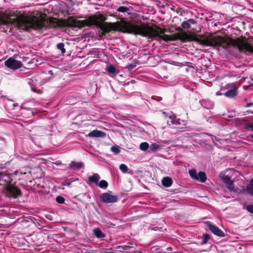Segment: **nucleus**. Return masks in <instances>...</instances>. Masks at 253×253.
<instances>
[{
    "mask_svg": "<svg viewBox=\"0 0 253 253\" xmlns=\"http://www.w3.org/2000/svg\"><path fill=\"white\" fill-rule=\"evenodd\" d=\"M134 35H140L142 37H148L149 39L163 40L166 42L173 41L171 35H165L168 31L166 28H162L156 26L153 28L152 26L145 24L140 25L134 24Z\"/></svg>",
    "mask_w": 253,
    "mask_h": 253,
    "instance_id": "obj_3",
    "label": "nucleus"
},
{
    "mask_svg": "<svg viewBox=\"0 0 253 253\" xmlns=\"http://www.w3.org/2000/svg\"><path fill=\"white\" fill-rule=\"evenodd\" d=\"M119 248H122L123 250L127 251L129 249L130 247L129 246H119Z\"/></svg>",
    "mask_w": 253,
    "mask_h": 253,
    "instance_id": "obj_35",
    "label": "nucleus"
},
{
    "mask_svg": "<svg viewBox=\"0 0 253 253\" xmlns=\"http://www.w3.org/2000/svg\"><path fill=\"white\" fill-rule=\"evenodd\" d=\"M149 148L150 149V150L154 152L161 149L160 146L155 143L151 144L150 146L149 147Z\"/></svg>",
    "mask_w": 253,
    "mask_h": 253,
    "instance_id": "obj_22",
    "label": "nucleus"
},
{
    "mask_svg": "<svg viewBox=\"0 0 253 253\" xmlns=\"http://www.w3.org/2000/svg\"><path fill=\"white\" fill-rule=\"evenodd\" d=\"M195 41L205 46H220L227 49L231 46L237 48L240 51H248L253 53V37L246 39L243 36L233 39L230 37L220 36H202L196 38Z\"/></svg>",
    "mask_w": 253,
    "mask_h": 253,
    "instance_id": "obj_2",
    "label": "nucleus"
},
{
    "mask_svg": "<svg viewBox=\"0 0 253 253\" xmlns=\"http://www.w3.org/2000/svg\"><path fill=\"white\" fill-rule=\"evenodd\" d=\"M100 178L99 175L97 173H94L92 175L88 177V180L95 185H98V180Z\"/></svg>",
    "mask_w": 253,
    "mask_h": 253,
    "instance_id": "obj_15",
    "label": "nucleus"
},
{
    "mask_svg": "<svg viewBox=\"0 0 253 253\" xmlns=\"http://www.w3.org/2000/svg\"><path fill=\"white\" fill-rule=\"evenodd\" d=\"M173 41L180 40L182 42H185L190 39V36L185 32H178L172 34Z\"/></svg>",
    "mask_w": 253,
    "mask_h": 253,
    "instance_id": "obj_8",
    "label": "nucleus"
},
{
    "mask_svg": "<svg viewBox=\"0 0 253 253\" xmlns=\"http://www.w3.org/2000/svg\"><path fill=\"white\" fill-rule=\"evenodd\" d=\"M129 10V9L128 7L124 6H120L117 9V11L123 13H128Z\"/></svg>",
    "mask_w": 253,
    "mask_h": 253,
    "instance_id": "obj_24",
    "label": "nucleus"
},
{
    "mask_svg": "<svg viewBox=\"0 0 253 253\" xmlns=\"http://www.w3.org/2000/svg\"><path fill=\"white\" fill-rule=\"evenodd\" d=\"M111 191L102 193L100 196L101 202L105 203H113L117 202L118 200L117 195H112Z\"/></svg>",
    "mask_w": 253,
    "mask_h": 253,
    "instance_id": "obj_5",
    "label": "nucleus"
},
{
    "mask_svg": "<svg viewBox=\"0 0 253 253\" xmlns=\"http://www.w3.org/2000/svg\"><path fill=\"white\" fill-rule=\"evenodd\" d=\"M198 180H199L202 182H205L207 180V176L205 172L200 171L198 174Z\"/></svg>",
    "mask_w": 253,
    "mask_h": 253,
    "instance_id": "obj_19",
    "label": "nucleus"
},
{
    "mask_svg": "<svg viewBox=\"0 0 253 253\" xmlns=\"http://www.w3.org/2000/svg\"><path fill=\"white\" fill-rule=\"evenodd\" d=\"M94 234L97 238H102L105 237V234L98 228L94 230Z\"/></svg>",
    "mask_w": 253,
    "mask_h": 253,
    "instance_id": "obj_18",
    "label": "nucleus"
},
{
    "mask_svg": "<svg viewBox=\"0 0 253 253\" xmlns=\"http://www.w3.org/2000/svg\"><path fill=\"white\" fill-rule=\"evenodd\" d=\"M246 209L248 212L253 214V205H248Z\"/></svg>",
    "mask_w": 253,
    "mask_h": 253,
    "instance_id": "obj_32",
    "label": "nucleus"
},
{
    "mask_svg": "<svg viewBox=\"0 0 253 253\" xmlns=\"http://www.w3.org/2000/svg\"><path fill=\"white\" fill-rule=\"evenodd\" d=\"M223 94L227 97L233 98L237 96L238 93L237 90L234 88L227 90Z\"/></svg>",
    "mask_w": 253,
    "mask_h": 253,
    "instance_id": "obj_13",
    "label": "nucleus"
},
{
    "mask_svg": "<svg viewBox=\"0 0 253 253\" xmlns=\"http://www.w3.org/2000/svg\"><path fill=\"white\" fill-rule=\"evenodd\" d=\"M189 174L190 176L195 180H198V174L196 170L194 169H192L189 170Z\"/></svg>",
    "mask_w": 253,
    "mask_h": 253,
    "instance_id": "obj_21",
    "label": "nucleus"
},
{
    "mask_svg": "<svg viewBox=\"0 0 253 253\" xmlns=\"http://www.w3.org/2000/svg\"><path fill=\"white\" fill-rule=\"evenodd\" d=\"M167 124L169 126H171L172 125H175V127L179 128L182 129L183 127H180L179 125H184V122L183 121H181L179 119H176L174 116H169V119L167 120Z\"/></svg>",
    "mask_w": 253,
    "mask_h": 253,
    "instance_id": "obj_7",
    "label": "nucleus"
},
{
    "mask_svg": "<svg viewBox=\"0 0 253 253\" xmlns=\"http://www.w3.org/2000/svg\"><path fill=\"white\" fill-rule=\"evenodd\" d=\"M2 176H3L2 173L0 172V180H1L2 179Z\"/></svg>",
    "mask_w": 253,
    "mask_h": 253,
    "instance_id": "obj_40",
    "label": "nucleus"
},
{
    "mask_svg": "<svg viewBox=\"0 0 253 253\" xmlns=\"http://www.w3.org/2000/svg\"><path fill=\"white\" fill-rule=\"evenodd\" d=\"M134 66L132 65H130L129 66H128V68L129 69H132L133 68Z\"/></svg>",
    "mask_w": 253,
    "mask_h": 253,
    "instance_id": "obj_38",
    "label": "nucleus"
},
{
    "mask_svg": "<svg viewBox=\"0 0 253 253\" xmlns=\"http://www.w3.org/2000/svg\"><path fill=\"white\" fill-rule=\"evenodd\" d=\"M120 169L123 173H126L128 170L127 167L124 164H122L120 166Z\"/></svg>",
    "mask_w": 253,
    "mask_h": 253,
    "instance_id": "obj_29",
    "label": "nucleus"
},
{
    "mask_svg": "<svg viewBox=\"0 0 253 253\" xmlns=\"http://www.w3.org/2000/svg\"><path fill=\"white\" fill-rule=\"evenodd\" d=\"M84 167V164L81 162L72 161L70 164V168L80 169Z\"/></svg>",
    "mask_w": 253,
    "mask_h": 253,
    "instance_id": "obj_14",
    "label": "nucleus"
},
{
    "mask_svg": "<svg viewBox=\"0 0 253 253\" xmlns=\"http://www.w3.org/2000/svg\"><path fill=\"white\" fill-rule=\"evenodd\" d=\"M222 93H220L219 91H217L216 93V95H222Z\"/></svg>",
    "mask_w": 253,
    "mask_h": 253,
    "instance_id": "obj_39",
    "label": "nucleus"
},
{
    "mask_svg": "<svg viewBox=\"0 0 253 253\" xmlns=\"http://www.w3.org/2000/svg\"><path fill=\"white\" fill-rule=\"evenodd\" d=\"M202 244H206L207 243L208 241L210 239V237L209 234L207 233L203 234L202 236Z\"/></svg>",
    "mask_w": 253,
    "mask_h": 253,
    "instance_id": "obj_25",
    "label": "nucleus"
},
{
    "mask_svg": "<svg viewBox=\"0 0 253 253\" xmlns=\"http://www.w3.org/2000/svg\"><path fill=\"white\" fill-rule=\"evenodd\" d=\"M106 70L109 75H116L118 73V72H116L115 67L112 65L107 66Z\"/></svg>",
    "mask_w": 253,
    "mask_h": 253,
    "instance_id": "obj_16",
    "label": "nucleus"
},
{
    "mask_svg": "<svg viewBox=\"0 0 253 253\" xmlns=\"http://www.w3.org/2000/svg\"><path fill=\"white\" fill-rule=\"evenodd\" d=\"M196 24V21L194 19H189L187 21H184L181 23V27L186 29H189L191 28V24Z\"/></svg>",
    "mask_w": 253,
    "mask_h": 253,
    "instance_id": "obj_11",
    "label": "nucleus"
},
{
    "mask_svg": "<svg viewBox=\"0 0 253 253\" xmlns=\"http://www.w3.org/2000/svg\"><path fill=\"white\" fill-rule=\"evenodd\" d=\"M221 179L226 184L232 181L230 176L227 175H224L222 176H221Z\"/></svg>",
    "mask_w": 253,
    "mask_h": 253,
    "instance_id": "obj_27",
    "label": "nucleus"
},
{
    "mask_svg": "<svg viewBox=\"0 0 253 253\" xmlns=\"http://www.w3.org/2000/svg\"><path fill=\"white\" fill-rule=\"evenodd\" d=\"M246 129L253 131V125L249 124L247 125L246 126Z\"/></svg>",
    "mask_w": 253,
    "mask_h": 253,
    "instance_id": "obj_34",
    "label": "nucleus"
},
{
    "mask_svg": "<svg viewBox=\"0 0 253 253\" xmlns=\"http://www.w3.org/2000/svg\"><path fill=\"white\" fill-rule=\"evenodd\" d=\"M172 179L169 177H165L162 180V185L166 187H170L172 184Z\"/></svg>",
    "mask_w": 253,
    "mask_h": 253,
    "instance_id": "obj_12",
    "label": "nucleus"
},
{
    "mask_svg": "<svg viewBox=\"0 0 253 253\" xmlns=\"http://www.w3.org/2000/svg\"><path fill=\"white\" fill-rule=\"evenodd\" d=\"M111 151L115 154H117L120 153V150L119 146H114L111 147Z\"/></svg>",
    "mask_w": 253,
    "mask_h": 253,
    "instance_id": "obj_30",
    "label": "nucleus"
},
{
    "mask_svg": "<svg viewBox=\"0 0 253 253\" xmlns=\"http://www.w3.org/2000/svg\"><path fill=\"white\" fill-rule=\"evenodd\" d=\"M12 16L9 15L7 19L3 18V25L10 23L26 31L31 29L40 30L44 28L57 29L69 27L81 29L85 26L94 25L102 30L99 33L100 38L105 36L107 33L112 31L134 35V24L123 19L116 22H105L107 17L102 14L90 16L83 20H78L74 16H70L67 19H59L54 17H47L46 15H41L40 18L31 15H16L14 18H11Z\"/></svg>",
    "mask_w": 253,
    "mask_h": 253,
    "instance_id": "obj_1",
    "label": "nucleus"
},
{
    "mask_svg": "<svg viewBox=\"0 0 253 253\" xmlns=\"http://www.w3.org/2000/svg\"><path fill=\"white\" fill-rule=\"evenodd\" d=\"M246 190L250 195L253 196V179L251 180L250 184L247 186Z\"/></svg>",
    "mask_w": 253,
    "mask_h": 253,
    "instance_id": "obj_20",
    "label": "nucleus"
},
{
    "mask_svg": "<svg viewBox=\"0 0 253 253\" xmlns=\"http://www.w3.org/2000/svg\"><path fill=\"white\" fill-rule=\"evenodd\" d=\"M249 112L251 113H252V114H253V111H249Z\"/></svg>",
    "mask_w": 253,
    "mask_h": 253,
    "instance_id": "obj_41",
    "label": "nucleus"
},
{
    "mask_svg": "<svg viewBox=\"0 0 253 253\" xmlns=\"http://www.w3.org/2000/svg\"><path fill=\"white\" fill-rule=\"evenodd\" d=\"M65 200V198L61 196H58L56 198V201L59 204H63Z\"/></svg>",
    "mask_w": 253,
    "mask_h": 253,
    "instance_id": "obj_31",
    "label": "nucleus"
},
{
    "mask_svg": "<svg viewBox=\"0 0 253 253\" xmlns=\"http://www.w3.org/2000/svg\"><path fill=\"white\" fill-rule=\"evenodd\" d=\"M226 187L230 192H238L239 190V189H235L234 187V182L233 180L226 184Z\"/></svg>",
    "mask_w": 253,
    "mask_h": 253,
    "instance_id": "obj_17",
    "label": "nucleus"
},
{
    "mask_svg": "<svg viewBox=\"0 0 253 253\" xmlns=\"http://www.w3.org/2000/svg\"><path fill=\"white\" fill-rule=\"evenodd\" d=\"M72 181H70L69 180H65L64 181H63L62 183V185H63V186H70L71 183H72Z\"/></svg>",
    "mask_w": 253,
    "mask_h": 253,
    "instance_id": "obj_33",
    "label": "nucleus"
},
{
    "mask_svg": "<svg viewBox=\"0 0 253 253\" xmlns=\"http://www.w3.org/2000/svg\"><path fill=\"white\" fill-rule=\"evenodd\" d=\"M5 194L8 198H17L22 195L21 190L17 186L12 184H7L5 187Z\"/></svg>",
    "mask_w": 253,
    "mask_h": 253,
    "instance_id": "obj_4",
    "label": "nucleus"
},
{
    "mask_svg": "<svg viewBox=\"0 0 253 253\" xmlns=\"http://www.w3.org/2000/svg\"><path fill=\"white\" fill-rule=\"evenodd\" d=\"M252 106H253V103H247L246 105H245V107H251Z\"/></svg>",
    "mask_w": 253,
    "mask_h": 253,
    "instance_id": "obj_36",
    "label": "nucleus"
},
{
    "mask_svg": "<svg viewBox=\"0 0 253 253\" xmlns=\"http://www.w3.org/2000/svg\"><path fill=\"white\" fill-rule=\"evenodd\" d=\"M176 30L178 31V32H182V29L180 27L177 28Z\"/></svg>",
    "mask_w": 253,
    "mask_h": 253,
    "instance_id": "obj_37",
    "label": "nucleus"
},
{
    "mask_svg": "<svg viewBox=\"0 0 253 253\" xmlns=\"http://www.w3.org/2000/svg\"><path fill=\"white\" fill-rule=\"evenodd\" d=\"M86 135L90 137H104L106 136V133L102 131L95 129L90 131Z\"/></svg>",
    "mask_w": 253,
    "mask_h": 253,
    "instance_id": "obj_10",
    "label": "nucleus"
},
{
    "mask_svg": "<svg viewBox=\"0 0 253 253\" xmlns=\"http://www.w3.org/2000/svg\"><path fill=\"white\" fill-rule=\"evenodd\" d=\"M57 48L58 49L60 50L61 51L62 53H64L66 51V50L64 48V44L62 42H60L57 44Z\"/></svg>",
    "mask_w": 253,
    "mask_h": 253,
    "instance_id": "obj_28",
    "label": "nucleus"
},
{
    "mask_svg": "<svg viewBox=\"0 0 253 253\" xmlns=\"http://www.w3.org/2000/svg\"><path fill=\"white\" fill-rule=\"evenodd\" d=\"M97 185L101 188L106 189L108 187V184L106 181L102 180L99 183L98 182V185Z\"/></svg>",
    "mask_w": 253,
    "mask_h": 253,
    "instance_id": "obj_23",
    "label": "nucleus"
},
{
    "mask_svg": "<svg viewBox=\"0 0 253 253\" xmlns=\"http://www.w3.org/2000/svg\"><path fill=\"white\" fill-rule=\"evenodd\" d=\"M149 145L147 142H142L140 144L139 148L142 151H146L149 148Z\"/></svg>",
    "mask_w": 253,
    "mask_h": 253,
    "instance_id": "obj_26",
    "label": "nucleus"
},
{
    "mask_svg": "<svg viewBox=\"0 0 253 253\" xmlns=\"http://www.w3.org/2000/svg\"><path fill=\"white\" fill-rule=\"evenodd\" d=\"M208 227L214 235L220 237H223L225 236L224 233L218 227L212 225L211 223H209L208 224Z\"/></svg>",
    "mask_w": 253,
    "mask_h": 253,
    "instance_id": "obj_9",
    "label": "nucleus"
},
{
    "mask_svg": "<svg viewBox=\"0 0 253 253\" xmlns=\"http://www.w3.org/2000/svg\"><path fill=\"white\" fill-rule=\"evenodd\" d=\"M5 65L12 70H16L21 68L22 66L20 61L16 60L12 58H10L4 62Z\"/></svg>",
    "mask_w": 253,
    "mask_h": 253,
    "instance_id": "obj_6",
    "label": "nucleus"
}]
</instances>
